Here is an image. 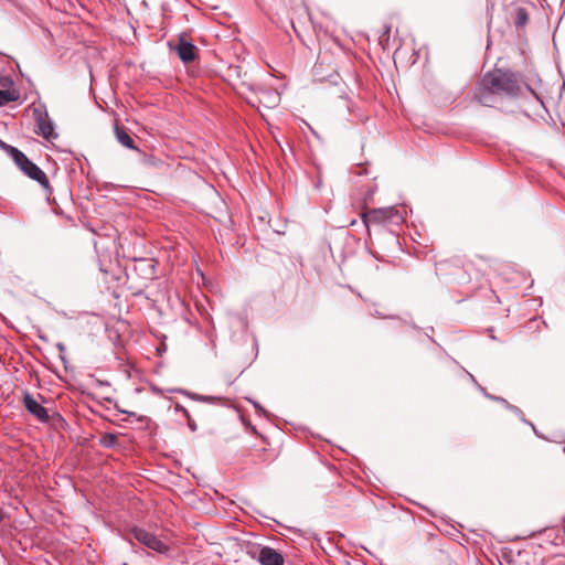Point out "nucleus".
<instances>
[{
    "mask_svg": "<svg viewBox=\"0 0 565 565\" xmlns=\"http://www.w3.org/2000/svg\"><path fill=\"white\" fill-rule=\"evenodd\" d=\"M483 83L493 88L497 94L518 96L521 92V83L518 75L511 71L495 70L483 76Z\"/></svg>",
    "mask_w": 565,
    "mask_h": 565,
    "instance_id": "nucleus-1",
    "label": "nucleus"
},
{
    "mask_svg": "<svg viewBox=\"0 0 565 565\" xmlns=\"http://www.w3.org/2000/svg\"><path fill=\"white\" fill-rule=\"evenodd\" d=\"M406 215L405 207L387 206L371 210L364 215V223L370 224H394L398 225L404 222Z\"/></svg>",
    "mask_w": 565,
    "mask_h": 565,
    "instance_id": "nucleus-2",
    "label": "nucleus"
},
{
    "mask_svg": "<svg viewBox=\"0 0 565 565\" xmlns=\"http://www.w3.org/2000/svg\"><path fill=\"white\" fill-rule=\"evenodd\" d=\"M9 150L10 157L25 175L39 182L43 188H49V179L42 169L29 160V158L18 148H9Z\"/></svg>",
    "mask_w": 565,
    "mask_h": 565,
    "instance_id": "nucleus-3",
    "label": "nucleus"
},
{
    "mask_svg": "<svg viewBox=\"0 0 565 565\" xmlns=\"http://www.w3.org/2000/svg\"><path fill=\"white\" fill-rule=\"evenodd\" d=\"M246 552L262 565H284L282 555L273 547L252 544L247 546Z\"/></svg>",
    "mask_w": 565,
    "mask_h": 565,
    "instance_id": "nucleus-4",
    "label": "nucleus"
},
{
    "mask_svg": "<svg viewBox=\"0 0 565 565\" xmlns=\"http://www.w3.org/2000/svg\"><path fill=\"white\" fill-rule=\"evenodd\" d=\"M33 116L35 120V134L43 137L46 140H52L57 138V134L54 130V124L50 119L49 114L45 108L36 107L33 110Z\"/></svg>",
    "mask_w": 565,
    "mask_h": 565,
    "instance_id": "nucleus-5",
    "label": "nucleus"
},
{
    "mask_svg": "<svg viewBox=\"0 0 565 565\" xmlns=\"http://www.w3.org/2000/svg\"><path fill=\"white\" fill-rule=\"evenodd\" d=\"M130 535L142 545L158 553H166L168 551L167 545L160 541L154 534L141 529L134 527L130 531Z\"/></svg>",
    "mask_w": 565,
    "mask_h": 565,
    "instance_id": "nucleus-6",
    "label": "nucleus"
},
{
    "mask_svg": "<svg viewBox=\"0 0 565 565\" xmlns=\"http://www.w3.org/2000/svg\"><path fill=\"white\" fill-rule=\"evenodd\" d=\"M23 405L25 409L41 423H47L50 420L47 409L39 404L29 392H25L23 395Z\"/></svg>",
    "mask_w": 565,
    "mask_h": 565,
    "instance_id": "nucleus-7",
    "label": "nucleus"
},
{
    "mask_svg": "<svg viewBox=\"0 0 565 565\" xmlns=\"http://www.w3.org/2000/svg\"><path fill=\"white\" fill-rule=\"evenodd\" d=\"M157 263L153 258H138L134 260V270L142 278L152 280L156 278Z\"/></svg>",
    "mask_w": 565,
    "mask_h": 565,
    "instance_id": "nucleus-8",
    "label": "nucleus"
},
{
    "mask_svg": "<svg viewBox=\"0 0 565 565\" xmlns=\"http://www.w3.org/2000/svg\"><path fill=\"white\" fill-rule=\"evenodd\" d=\"M175 51L183 63H191L196 58V46L184 35L179 38Z\"/></svg>",
    "mask_w": 565,
    "mask_h": 565,
    "instance_id": "nucleus-9",
    "label": "nucleus"
},
{
    "mask_svg": "<svg viewBox=\"0 0 565 565\" xmlns=\"http://www.w3.org/2000/svg\"><path fill=\"white\" fill-rule=\"evenodd\" d=\"M495 90L490 88L481 81V84L477 86L475 92V98L483 106L491 107L494 104Z\"/></svg>",
    "mask_w": 565,
    "mask_h": 565,
    "instance_id": "nucleus-10",
    "label": "nucleus"
},
{
    "mask_svg": "<svg viewBox=\"0 0 565 565\" xmlns=\"http://www.w3.org/2000/svg\"><path fill=\"white\" fill-rule=\"evenodd\" d=\"M500 401H502V405H503L505 408H508V409H509V411H511L513 414H515V415H516V416H518V417H519L523 423H525V424H527L529 426H531V427H532V429H533V431L535 433V435H536V436L542 437V436L537 433V430H536L535 426L533 425V423H531V422H529L527 419H525L523 412H522L518 406L510 404V403H509L507 399H504V398H500Z\"/></svg>",
    "mask_w": 565,
    "mask_h": 565,
    "instance_id": "nucleus-11",
    "label": "nucleus"
},
{
    "mask_svg": "<svg viewBox=\"0 0 565 565\" xmlns=\"http://www.w3.org/2000/svg\"><path fill=\"white\" fill-rule=\"evenodd\" d=\"M116 137L120 145L129 149H136L135 141L131 136L122 128L116 126Z\"/></svg>",
    "mask_w": 565,
    "mask_h": 565,
    "instance_id": "nucleus-12",
    "label": "nucleus"
},
{
    "mask_svg": "<svg viewBox=\"0 0 565 565\" xmlns=\"http://www.w3.org/2000/svg\"><path fill=\"white\" fill-rule=\"evenodd\" d=\"M138 153L139 162L146 168H159L162 164V161L152 154H148L141 150H138Z\"/></svg>",
    "mask_w": 565,
    "mask_h": 565,
    "instance_id": "nucleus-13",
    "label": "nucleus"
},
{
    "mask_svg": "<svg viewBox=\"0 0 565 565\" xmlns=\"http://www.w3.org/2000/svg\"><path fill=\"white\" fill-rule=\"evenodd\" d=\"M20 98V93L17 88L0 89V107L11 102H17Z\"/></svg>",
    "mask_w": 565,
    "mask_h": 565,
    "instance_id": "nucleus-14",
    "label": "nucleus"
},
{
    "mask_svg": "<svg viewBox=\"0 0 565 565\" xmlns=\"http://www.w3.org/2000/svg\"><path fill=\"white\" fill-rule=\"evenodd\" d=\"M99 444L105 448H115L118 444V438L115 434L106 433L104 434L100 439Z\"/></svg>",
    "mask_w": 565,
    "mask_h": 565,
    "instance_id": "nucleus-15",
    "label": "nucleus"
},
{
    "mask_svg": "<svg viewBox=\"0 0 565 565\" xmlns=\"http://www.w3.org/2000/svg\"><path fill=\"white\" fill-rule=\"evenodd\" d=\"M529 20V15L525 9L519 8L516 11V20L515 24L518 26H523Z\"/></svg>",
    "mask_w": 565,
    "mask_h": 565,
    "instance_id": "nucleus-16",
    "label": "nucleus"
},
{
    "mask_svg": "<svg viewBox=\"0 0 565 565\" xmlns=\"http://www.w3.org/2000/svg\"><path fill=\"white\" fill-rule=\"evenodd\" d=\"M0 87L1 89H12L14 88V81L10 75H1L0 76Z\"/></svg>",
    "mask_w": 565,
    "mask_h": 565,
    "instance_id": "nucleus-17",
    "label": "nucleus"
},
{
    "mask_svg": "<svg viewBox=\"0 0 565 565\" xmlns=\"http://www.w3.org/2000/svg\"><path fill=\"white\" fill-rule=\"evenodd\" d=\"M468 375L470 376L471 381H472L473 383H476V385L478 386V388L482 392V394H483L487 398L492 399V401H500V398H501L500 396H494V395L489 394V393H488V392H487V391H486L481 385H479V384L477 383V381H476V379L473 377V375H472V374L468 373Z\"/></svg>",
    "mask_w": 565,
    "mask_h": 565,
    "instance_id": "nucleus-18",
    "label": "nucleus"
},
{
    "mask_svg": "<svg viewBox=\"0 0 565 565\" xmlns=\"http://www.w3.org/2000/svg\"><path fill=\"white\" fill-rule=\"evenodd\" d=\"M178 392L188 395L190 398L198 401V402H207V398H205V395H200L195 393H189L184 390H178Z\"/></svg>",
    "mask_w": 565,
    "mask_h": 565,
    "instance_id": "nucleus-19",
    "label": "nucleus"
},
{
    "mask_svg": "<svg viewBox=\"0 0 565 565\" xmlns=\"http://www.w3.org/2000/svg\"><path fill=\"white\" fill-rule=\"evenodd\" d=\"M248 401L253 404V406L255 407L258 415L267 416V412L262 407V405L258 402L249 399V398H248Z\"/></svg>",
    "mask_w": 565,
    "mask_h": 565,
    "instance_id": "nucleus-20",
    "label": "nucleus"
},
{
    "mask_svg": "<svg viewBox=\"0 0 565 565\" xmlns=\"http://www.w3.org/2000/svg\"><path fill=\"white\" fill-rule=\"evenodd\" d=\"M174 408H175L177 412H181L185 418H190L189 411L186 408H184L182 405L175 404Z\"/></svg>",
    "mask_w": 565,
    "mask_h": 565,
    "instance_id": "nucleus-21",
    "label": "nucleus"
},
{
    "mask_svg": "<svg viewBox=\"0 0 565 565\" xmlns=\"http://www.w3.org/2000/svg\"><path fill=\"white\" fill-rule=\"evenodd\" d=\"M186 419H188V427L190 428V430L196 431V429H198L196 423L191 417L186 418Z\"/></svg>",
    "mask_w": 565,
    "mask_h": 565,
    "instance_id": "nucleus-22",
    "label": "nucleus"
},
{
    "mask_svg": "<svg viewBox=\"0 0 565 565\" xmlns=\"http://www.w3.org/2000/svg\"><path fill=\"white\" fill-rule=\"evenodd\" d=\"M0 147L10 156V150L9 148H14L13 146H10L3 141L0 140Z\"/></svg>",
    "mask_w": 565,
    "mask_h": 565,
    "instance_id": "nucleus-23",
    "label": "nucleus"
},
{
    "mask_svg": "<svg viewBox=\"0 0 565 565\" xmlns=\"http://www.w3.org/2000/svg\"><path fill=\"white\" fill-rule=\"evenodd\" d=\"M205 398H207V402H206V403H214L215 401H218V399H220L218 397H215V396H206V395H205Z\"/></svg>",
    "mask_w": 565,
    "mask_h": 565,
    "instance_id": "nucleus-24",
    "label": "nucleus"
},
{
    "mask_svg": "<svg viewBox=\"0 0 565 565\" xmlns=\"http://www.w3.org/2000/svg\"><path fill=\"white\" fill-rule=\"evenodd\" d=\"M57 349L60 352H64L65 351V345L63 343H57Z\"/></svg>",
    "mask_w": 565,
    "mask_h": 565,
    "instance_id": "nucleus-25",
    "label": "nucleus"
},
{
    "mask_svg": "<svg viewBox=\"0 0 565 565\" xmlns=\"http://www.w3.org/2000/svg\"><path fill=\"white\" fill-rule=\"evenodd\" d=\"M120 412H121V413H126V414H128L129 416H136V414H135V413H130V412H126V411H120Z\"/></svg>",
    "mask_w": 565,
    "mask_h": 565,
    "instance_id": "nucleus-26",
    "label": "nucleus"
}]
</instances>
